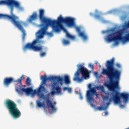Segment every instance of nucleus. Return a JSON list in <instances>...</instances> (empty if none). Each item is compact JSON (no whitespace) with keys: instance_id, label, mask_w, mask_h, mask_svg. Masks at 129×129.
Returning <instances> with one entry per match:
<instances>
[{"instance_id":"6ab92c4d","label":"nucleus","mask_w":129,"mask_h":129,"mask_svg":"<svg viewBox=\"0 0 129 129\" xmlns=\"http://www.w3.org/2000/svg\"><path fill=\"white\" fill-rule=\"evenodd\" d=\"M38 17V16L37 12L35 11L33 12L32 15L29 16L28 19V21L29 22H32L33 21L36 20Z\"/></svg>"},{"instance_id":"5701e85b","label":"nucleus","mask_w":129,"mask_h":129,"mask_svg":"<svg viewBox=\"0 0 129 129\" xmlns=\"http://www.w3.org/2000/svg\"><path fill=\"white\" fill-rule=\"evenodd\" d=\"M95 12L98 15H95L94 16L95 18L98 19L100 18L101 17V13L99 12L97 10H96Z\"/></svg>"},{"instance_id":"4c0bfd02","label":"nucleus","mask_w":129,"mask_h":129,"mask_svg":"<svg viewBox=\"0 0 129 129\" xmlns=\"http://www.w3.org/2000/svg\"><path fill=\"white\" fill-rule=\"evenodd\" d=\"M68 88L69 87H64L63 88V91H65L67 90H68Z\"/></svg>"},{"instance_id":"39448f33","label":"nucleus","mask_w":129,"mask_h":129,"mask_svg":"<svg viewBox=\"0 0 129 129\" xmlns=\"http://www.w3.org/2000/svg\"><path fill=\"white\" fill-rule=\"evenodd\" d=\"M43 13L44 12L41 11L40 15H39V16L40 20L42 22V23L40 25V26L41 27L40 29L36 33L38 39L42 38L45 34L49 36H53V34L52 33L47 31L48 26H50V25L49 24L48 22L45 21V19L43 18Z\"/></svg>"},{"instance_id":"c756f323","label":"nucleus","mask_w":129,"mask_h":129,"mask_svg":"<svg viewBox=\"0 0 129 129\" xmlns=\"http://www.w3.org/2000/svg\"><path fill=\"white\" fill-rule=\"evenodd\" d=\"M113 67H114V66H116L118 68H121V65H120L118 63H117L116 64H115L114 63V61L115 60V58L113 57Z\"/></svg>"},{"instance_id":"473e14b6","label":"nucleus","mask_w":129,"mask_h":129,"mask_svg":"<svg viewBox=\"0 0 129 129\" xmlns=\"http://www.w3.org/2000/svg\"><path fill=\"white\" fill-rule=\"evenodd\" d=\"M89 67L92 70H93L94 69V67L93 64L91 63H90L89 65Z\"/></svg>"},{"instance_id":"a19ab883","label":"nucleus","mask_w":129,"mask_h":129,"mask_svg":"<svg viewBox=\"0 0 129 129\" xmlns=\"http://www.w3.org/2000/svg\"><path fill=\"white\" fill-rule=\"evenodd\" d=\"M90 15L91 16H93V14L92 13H90Z\"/></svg>"},{"instance_id":"f03ea898","label":"nucleus","mask_w":129,"mask_h":129,"mask_svg":"<svg viewBox=\"0 0 129 129\" xmlns=\"http://www.w3.org/2000/svg\"><path fill=\"white\" fill-rule=\"evenodd\" d=\"M106 66V69L103 68L102 73L106 75L109 80L105 82L104 85L107 87L109 90L111 91V96L110 99H109L110 94L108 93L106 94L108 95L105 96L103 97L104 101L109 100V102L106 104V106L105 107H107V109L110 102L113 101V58L111 59V61L108 60L107 61Z\"/></svg>"},{"instance_id":"bb28decb","label":"nucleus","mask_w":129,"mask_h":129,"mask_svg":"<svg viewBox=\"0 0 129 129\" xmlns=\"http://www.w3.org/2000/svg\"><path fill=\"white\" fill-rule=\"evenodd\" d=\"M66 37L72 39H74L75 38V37L70 35L68 32L66 33Z\"/></svg>"},{"instance_id":"4be33fe9","label":"nucleus","mask_w":129,"mask_h":129,"mask_svg":"<svg viewBox=\"0 0 129 129\" xmlns=\"http://www.w3.org/2000/svg\"><path fill=\"white\" fill-rule=\"evenodd\" d=\"M96 88L98 90H100L101 91L103 92H105V90L104 87L103 85L101 86V85H100L99 86H97L96 87Z\"/></svg>"},{"instance_id":"1a4fd4ad","label":"nucleus","mask_w":129,"mask_h":129,"mask_svg":"<svg viewBox=\"0 0 129 129\" xmlns=\"http://www.w3.org/2000/svg\"><path fill=\"white\" fill-rule=\"evenodd\" d=\"M77 66L80 68L78 69L75 73V77L73 78V80L80 82H82L84 79H86L87 78L89 77V72L82 65H78Z\"/></svg>"},{"instance_id":"f3484780","label":"nucleus","mask_w":129,"mask_h":129,"mask_svg":"<svg viewBox=\"0 0 129 129\" xmlns=\"http://www.w3.org/2000/svg\"><path fill=\"white\" fill-rule=\"evenodd\" d=\"M15 81L12 77L5 78L4 80L3 84L5 86L8 87L11 83L12 82H15Z\"/></svg>"},{"instance_id":"a18cd8bd","label":"nucleus","mask_w":129,"mask_h":129,"mask_svg":"<svg viewBox=\"0 0 129 129\" xmlns=\"http://www.w3.org/2000/svg\"><path fill=\"white\" fill-rule=\"evenodd\" d=\"M125 129H129V127L128 128H126Z\"/></svg>"},{"instance_id":"f257e3e1","label":"nucleus","mask_w":129,"mask_h":129,"mask_svg":"<svg viewBox=\"0 0 129 129\" xmlns=\"http://www.w3.org/2000/svg\"><path fill=\"white\" fill-rule=\"evenodd\" d=\"M7 5L10 7V15L7 14H0V18H3L10 20L11 22L21 31L23 33L22 39L24 40L26 35L25 31L21 24V22L18 20L19 18L13 13L14 6L19 8V3L14 0H4L0 1V6Z\"/></svg>"},{"instance_id":"a211bd4d","label":"nucleus","mask_w":129,"mask_h":129,"mask_svg":"<svg viewBox=\"0 0 129 129\" xmlns=\"http://www.w3.org/2000/svg\"><path fill=\"white\" fill-rule=\"evenodd\" d=\"M76 29L77 31L79 32V36L82 37L84 40H86L87 39V36L84 32H80V28L78 27H76Z\"/></svg>"},{"instance_id":"c9c22d12","label":"nucleus","mask_w":129,"mask_h":129,"mask_svg":"<svg viewBox=\"0 0 129 129\" xmlns=\"http://www.w3.org/2000/svg\"><path fill=\"white\" fill-rule=\"evenodd\" d=\"M72 90L71 88L70 87H69L68 89V92L70 93H71L72 92Z\"/></svg>"},{"instance_id":"2f4dec72","label":"nucleus","mask_w":129,"mask_h":129,"mask_svg":"<svg viewBox=\"0 0 129 129\" xmlns=\"http://www.w3.org/2000/svg\"><path fill=\"white\" fill-rule=\"evenodd\" d=\"M46 55V53L45 52H41L40 54V56L41 57H43L44 56Z\"/></svg>"},{"instance_id":"393cba45","label":"nucleus","mask_w":129,"mask_h":129,"mask_svg":"<svg viewBox=\"0 0 129 129\" xmlns=\"http://www.w3.org/2000/svg\"><path fill=\"white\" fill-rule=\"evenodd\" d=\"M37 106L39 107H44L45 106L44 103H42L39 101H37Z\"/></svg>"},{"instance_id":"412c9836","label":"nucleus","mask_w":129,"mask_h":129,"mask_svg":"<svg viewBox=\"0 0 129 129\" xmlns=\"http://www.w3.org/2000/svg\"><path fill=\"white\" fill-rule=\"evenodd\" d=\"M47 105L49 108L51 107L52 109L51 112H54L56 111V109L55 106L53 105L52 102L47 103Z\"/></svg>"},{"instance_id":"7ed1b4c3","label":"nucleus","mask_w":129,"mask_h":129,"mask_svg":"<svg viewBox=\"0 0 129 129\" xmlns=\"http://www.w3.org/2000/svg\"><path fill=\"white\" fill-rule=\"evenodd\" d=\"M41 11L44 12L43 18L45 19V21L48 22L49 24L52 27L53 30L55 32H58L63 29V26L61 24L62 23H64L69 27L75 25V19L74 18L69 17L63 18L62 17V15H60L58 17L57 20H52L45 17V11L43 9H40L39 10V15H40Z\"/></svg>"},{"instance_id":"ddd939ff","label":"nucleus","mask_w":129,"mask_h":129,"mask_svg":"<svg viewBox=\"0 0 129 129\" xmlns=\"http://www.w3.org/2000/svg\"><path fill=\"white\" fill-rule=\"evenodd\" d=\"M121 73L120 71H118L113 67V88H118L119 85V81Z\"/></svg>"},{"instance_id":"423d86ee","label":"nucleus","mask_w":129,"mask_h":129,"mask_svg":"<svg viewBox=\"0 0 129 129\" xmlns=\"http://www.w3.org/2000/svg\"><path fill=\"white\" fill-rule=\"evenodd\" d=\"M4 105L14 118H17L20 116L21 112L17 107V104L13 101L7 99L5 102Z\"/></svg>"},{"instance_id":"7c9ffc66","label":"nucleus","mask_w":129,"mask_h":129,"mask_svg":"<svg viewBox=\"0 0 129 129\" xmlns=\"http://www.w3.org/2000/svg\"><path fill=\"white\" fill-rule=\"evenodd\" d=\"M124 27L126 28H129V21L125 25Z\"/></svg>"},{"instance_id":"ea45409f","label":"nucleus","mask_w":129,"mask_h":129,"mask_svg":"<svg viewBox=\"0 0 129 129\" xmlns=\"http://www.w3.org/2000/svg\"><path fill=\"white\" fill-rule=\"evenodd\" d=\"M98 73L97 72H95V75L96 76H97V75H98Z\"/></svg>"},{"instance_id":"e433bc0d","label":"nucleus","mask_w":129,"mask_h":129,"mask_svg":"<svg viewBox=\"0 0 129 129\" xmlns=\"http://www.w3.org/2000/svg\"><path fill=\"white\" fill-rule=\"evenodd\" d=\"M102 23H108V21H106L104 19L102 20Z\"/></svg>"},{"instance_id":"aec40b11","label":"nucleus","mask_w":129,"mask_h":129,"mask_svg":"<svg viewBox=\"0 0 129 129\" xmlns=\"http://www.w3.org/2000/svg\"><path fill=\"white\" fill-rule=\"evenodd\" d=\"M61 77L63 78V80L61 81V82H62V84H61V85H62V82L63 81H64L65 83V84H70V81L69 79V76L67 75H65L64 76V79H63V77H60V76H58V77Z\"/></svg>"},{"instance_id":"9d476101","label":"nucleus","mask_w":129,"mask_h":129,"mask_svg":"<svg viewBox=\"0 0 129 129\" xmlns=\"http://www.w3.org/2000/svg\"><path fill=\"white\" fill-rule=\"evenodd\" d=\"M19 83L16 84L15 86L16 91L19 94L21 95L23 94V92H24L27 95L31 94L33 95L36 93V90H34L32 87L25 88L22 87L21 82V83Z\"/></svg>"},{"instance_id":"2eb2a0df","label":"nucleus","mask_w":129,"mask_h":129,"mask_svg":"<svg viewBox=\"0 0 129 129\" xmlns=\"http://www.w3.org/2000/svg\"><path fill=\"white\" fill-rule=\"evenodd\" d=\"M56 93V92L54 90H52L51 92H49L47 94L46 96L43 93H38L37 95L40 99H43L44 100H45L46 102V104L51 102L50 100V95L51 94L52 95H53Z\"/></svg>"},{"instance_id":"cd10ccee","label":"nucleus","mask_w":129,"mask_h":129,"mask_svg":"<svg viewBox=\"0 0 129 129\" xmlns=\"http://www.w3.org/2000/svg\"><path fill=\"white\" fill-rule=\"evenodd\" d=\"M62 43L63 45H69L70 43V42L69 41L65 39H64L62 41Z\"/></svg>"},{"instance_id":"b1692460","label":"nucleus","mask_w":129,"mask_h":129,"mask_svg":"<svg viewBox=\"0 0 129 129\" xmlns=\"http://www.w3.org/2000/svg\"><path fill=\"white\" fill-rule=\"evenodd\" d=\"M31 80L29 77H27L26 81V84L28 86H30L31 85Z\"/></svg>"},{"instance_id":"f8f14e48","label":"nucleus","mask_w":129,"mask_h":129,"mask_svg":"<svg viewBox=\"0 0 129 129\" xmlns=\"http://www.w3.org/2000/svg\"><path fill=\"white\" fill-rule=\"evenodd\" d=\"M40 43V41L38 39L34 40L32 43H28L26 44L23 48L24 51H25L26 49H31L35 51H41L43 49L42 46H37L36 45L37 43Z\"/></svg>"},{"instance_id":"0eeeda50","label":"nucleus","mask_w":129,"mask_h":129,"mask_svg":"<svg viewBox=\"0 0 129 129\" xmlns=\"http://www.w3.org/2000/svg\"><path fill=\"white\" fill-rule=\"evenodd\" d=\"M44 76L45 77H44L43 76H41V79L42 80V83L38 89L37 94L40 93V92H43L45 93L48 92V91L47 90L43 85V84L46 85V82L47 80H49L50 81H52L53 82L56 81L57 82H59L60 84H62V82H61L63 80V78L59 76L57 77L56 76H52L47 78L46 74Z\"/></svg>"},{"instance_id":"58836bf2","label":"nucleus","mask_w":129,"mask_h":129,"mask_svg":"<svg viewBox=\"0 0 129 129\" xmlns=\"http://www.w3.org/2000/svg\"><path fill=\"white\" fill-rule=\"evenodd\" d=\"M105 116H106L108 115V112L107 111H105Z\"/></svg>"},{"instance_id":"dca6fc26","label":"nucleus","mask_w":129,"mask_h":129,"mask_svg":"<svg viewBox=\"0 0 129 129\" xmlns=\"http://www.w3.org/2000/svg\"><path fill=\"white\" fill-rule=\"evenodd\" d=\"M51 89L52 90H56L57 93L60 94L61 93V88L57 85V84L56 82L52 83L51 84Z\"/></svg>"},{"instance_id":"20e7f679","label":"nucleus","mask_w":129,"mask_h":129,"mask_svg":"<svg viewBox=\"0 0 129 129\" xmlns=\"http://www.w3.org/2000/svg\"><path fill=\"white\" fill-rule=\"evenodd\" d=\"M115 88V89H114L113 90V102L115 104H119L121 108H124L125 105L121 104L120 99H122L124 104H126L129 100V93L127 92L119 93V91L120 89V86Z\"/></svg>"},{"instance_id":"37998d69","label":"nucleus","mask_w":129,"mask_h":129,"mask_svg":"<svg viewBox=\"0 0 129 129\" xmlns=\"http://www.w3.org/2000/svg\"><path fill=\"white\" fill-rule=\"evenodd\" d=\"M23 86L24 87H25L26 86V85H24Z\"/></svg>"},{"instance_id":"9b49d317","label":"nucleus","mask_w":129,"mask_h":129,"mask_svg":"<svg viewBox=\"0 0 129 129\" xmlns=\"http://www.w3.org/2000/svg\"><path fill=\"white\" fill-rule=\"evenodd\" d=\"M91 84L89 85L88 87L89 89L86 91V96L87 101L90 103L91 106H93V105L91 103L94 101L93 96L95 95L98 96V94L96 91L95 88L91 87Z\"/></svg>"},{"instance_id":"c03bdc74","label":"nucleus","mask_w":129,"mask_h":129,"mask_svg":"<svg viewBox=\"0 0 129 129\" xmlns=\"http://www.w3.org/2000/svg\"><path fill=\"white\" fill-rule=\"evenodd\" d=\"M114 29H115V28L114 27H113V31H114Z\"/></svg>"},{"instance_id":"79ce46f5","label":"nucleus","mask_w":129,"mask_h":129,"mask_svg":"<svg viewBox=\"0 0 129 129\" xmlns=\"http://www.w3.org/2000/svg\"><path fill=\"white\" fill-rule=\"evenodd\" d=\"M56 104V102H54L53 103V104L54 105H55Z\"/></svg>"},{"instance_id":"4468645a","label":"nucleus","mask_w":129,"mask_h":129,"mask_svg":"<svg viewBox=\"0 0 129 129\" xmlns=\"http://www.w3.org/2000/svg\"><path fill=\"white\" fill-rule=\"evenodd\" d=\"M102 33L106 34V36L104 38L106 42L110 43L113 41V27L108 29L106 30H103Z\"/></svg>"},{"instance_id":"6e6552de","label":"nucleus","mask_w":129,"mask_h":129,"mask_svg":"<svg viewBox=\"0 0 129 129\" xmlns=\"http://www.w3.org/2000/svg\"><path fill=\"white\" fill-rule=\"evenodd\" d=\"M114 34L113 33V35ZM120 41L123 43L129 42V33L125 29H123L118 31L115 36H113V45H117Z\"/></svg>"},{"instance_id":"72a5a7b5","label":"nucleus","mask_w":129,"mask_h":129,"mask_svg":"<svg viewBox=\"0 0 129 129\" xmlns=\"http://www.w3.org/2000/svg\"><path fill=\"white\" fill-rule=\"evenodd\" d=\"M112 12H113L112 10H111L110 11H108L107 12L106 14H110L111 13H112Z\"/></svg>"},{"instance_id":"f704fd0d","label":"nucleus","mask_w":129,"mask_h":129,"mask_svg":"<svg viewBox=\"0 0 129 129\" xmlns=\"http://www.w3.org/2000/svg\"><path fill=\"white\" fill-rule=\"evenodd\" d=\"M80 96V98L81 100H82L83 99V97L82 94L81 93H80L79 94Z\"/></svg>"},{"instance_id":"a878e982","label":"nucleus","mask_w":129,"mask_h":129,"mask_svg":"<svg viewBox=\"0 0 129 129\" xmlns=\"http://www.w3.org/2000/svg\"><path fill=\"white\" fill-rule=\"evenodd\" d=\"M25 78L24 76V75H22L20 78L18 79L17 80H15L14 82H18L21 83V80L24 79H25Z\"/></svg>"},{"instance_id":"c85d7f7f","label":"nucleus","mask_w":129,"mask_h":129,"mask_svg":"<svg viewBox=\"0 0 129 129\" xmlns=\"http://www.w3.org/2000/svg\"><path fill=\"white\" fill-rule=\"evenodd\" d=\"M98 110L101 111L102 110H106L107 109V107H104L102 106L98 107L97 108Z\"/></svg>"}]
</instances>
